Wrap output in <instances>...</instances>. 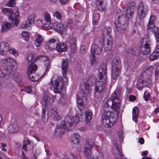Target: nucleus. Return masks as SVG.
<instances>
[{"mask_svg": "<svg viewBox=\"0 0 159 159\" xmlns=\"http://www.w3.org/2000/svg\"><path fill=\"white\" fill-rule=\"evenodd\" d=\"M99 20H96V19H93V24L96 25L97 24L98 22V21Z\"/></svg>", "mask_w": 159, "mask_h": 159, "instance_id": "obj_63", "label": "nucleus"}, {"mask_svg": "<svg viewBox=\"0 0 159 159\" xmlns=\"http://www.w3.org/2000/svg\"><path fill=\"white\" fill-rule=\"evenodd\" d=\"M35 16L34 14H31L30 15L28 18V20L26 21L25 25H22L21 26V28H24L25 27L31 28L32 25L34 22Z\"/></svg>", "mask_w": 159, "mask_h": 159, "instance_id": "obj_22", "label": "nucleus"}, {"mask_svg": "<svg viewBox=\"0 0 159 159\" xmlns=\"http://www.w3.org/2000/svg\"><path fill=\"white\" fill-rule=\"evenodd\" d=\"M28 65L27 72L29 79L32 81H38L41 77L39 75H36L34 73L37 68V65L34 63H32L28 64Z\"/></svg>", "mask_w": 159, "mask_h": 159, "instance_id": "obj_8", "label": "nucleus"}, {"mask_svg": "<svg viewBox=\"0 0 159 159\" xmlns=\"http://www.w3.org/2000/svg\"><path fill=\"white\" fill-rule=\"evenodd\" d=\"M103 0H96L97 4L98 5V8L99 10L102 11L103 9L102 7Z\"/></svg>", "mask_w": 159, "mask_h": 159, "instance_id": "obj_46", "label": "nucleus"}, {"mask_svg": "<svg viewBox=\"0 0 159 159\" xmlns=\"http://www.w3.org/2000/svg\"><path fill=\"white\" fill-rule=\"evenodd\" d=\"M119 20V19L118 20L115 21V27L118 31L121 33H124L127 29L128 25L126 23H121Z\"/></svg>", "mask_w": 159, "mask_h": 159, "instance_id": "obj_18", "label": "nucleus"}, {"mask_svg": "<svg viewBox=\"0 0 159 159\" xmlns=\"http://www.w3.org/2000/svg\"><path fill=\"white\" fill-rule=\"evenodd\" d=\"M141 52L143 55H147L150 53L151 49L149 47L150 41L149 36H145L141 41Z\"/></svg>", "mask_w": 159, "mask_h": 159, "instance_id": "obj_10", "label": "nucleus"}, {"mask_svg": "<svg viewBox=\"0 0 159 159\" xmlns=\"http://www.w3.org/2000/svg\"><path fill=\"white\" fill-rule=\"evenodd\" d=\"M44 19L47 24H50L51 23V18L49 13L48 12H45L44 13Z\"/></svg>", "mask_w": 159, "mask_h": 159, "instance_id": "obj_39", "label": "nucleus"}, {"mask_svg": "<svg viewBox=\"0 0 159 159\" xmlns=\"http://www.w3.org/2000/svg\"><path fill=\"white\" fill-rule=\"evenodd\" d=\"M80 139V136L78 133H75L71 136V140L73 147H76L79 144Z\"/></svg>", "mask_w": 159, "mask_h": 159, "instance_id": "obj_23", "label": "nucleus"}, {"mask_svg": "<svg viewBox=\"0 0 159 159\" xmlns=\"http://www.w3.org/2000/svg\"><path fill=\"white\" fill-rule=\"evenodd\" d=\"M83 47H82L80 49V52L81 54H83L85 52V51L84 50V49L82 48Z\"/></svg>", "mask_w": 159, "mask_h": 159, "instance_id": "obj_64", "label": "nucleus"}, {"mask_svg": "<svg viewBox=\"0 0 159 159\" xmlns=\"http://www.w3.org/2000/svg\"><path fill=\"white\" fill-rule=\"evenodd\" d=\"M144 139L143 138H140L139 139V143L141 144L144 143Z\"/></svg>", "mask_w": 159, "mask_h": 159, "instance_id": "obj_59", "label": "nucleus"}, {"mask_svg": "<svg viewBox=\"0 0 159 159\" xmlns=\"http://www.w3.org/2000/svg\"><path fill=\"white\" fill-rule=\"evenodd\" d=\"M60 2L62 4H67L68 2V0H59Z\"/></svg>", "mask_w": 159, "mask_h": 159, "instance_id": "obj_58", "label": "nucleus"}, {"mask_svg": "<svg viewBox=\"0 0 159 159\" xmlns=\"http://www.w3.org/2000/svg\"><path fill=\"white\" fill-rule=\"evenodd\" d=\"M121 97V93L120 90H116L112 95L111 99L108 100L117 101L120 100Z\"/></svg>", "mask_w": 159, "mask_h": 159, "instance_id": "obj_30", "label": "nucleus"}, {"mask_svg": "<svg viewBox=\"0 0 159 159\" xmlns=\"http://www.w3.org/2000/svg\"><path fill=\"white\" fill-rule=\"evenodd\" d=\"M41 43L42 42L38 41V40L36 39L34 41V44L37 47H39L41 45Z\"/></svg>", "mask_w": 159, "mask_h": 159, "instance_id": "obj_55", "label": "nucleus"}, {"mask_svg": "<svg viewBox=\"0 0 159 159\" xmlns=\"http://www.w3.org/2000/svg\"><path fill=\"white\" fill-rule=\"evenodd\" d=\"M48 97L47 96H44L43 98V101L42 103L44 105L43 107L45 108V109L47 108L48 105Z\"/></svg>", "mask_w": 159, "mask_h": 159, "instance_id": "obj_41", "label": "nucleus"}, {"mask_svg": "<svg viewBox=\"0 0 159 159\" xmlns=\"http://www.w3.org/2000/svg\"><path fill=\"white\" fill-rule=\"evenodd\" d=\"M137 9L138 16L140 19H143L147 14L148 9L147 6L141 2L138 5Z\"/></svg>", "mask_w": 159, "mask_h": 159, "instance_id": "obj_13", "label": "nucleus"}, {"mask_svg": "<svg viewBox=\"0 0 159 159\" xmlns=\"http://www.w3.org/2000/svg\"><path fill=\"white\" fill-rule=\"evenodd\" d=\"M51 116L56 120H59L61 118L60 116L58 115L57 108L55 107L52 108L51 109Z\"/></svg>", "mask_w": 159, "mask_h": 159, "instance_id": "obj_31", "label": "nucleus"}, {"mask_svg": "<svg viewBox=\"0 0 159 159\" xmlns=\"http://www.w3.org/2000/svg\"><path fill=\"white\" fill-rule=\"evenodd\" d=\"M120 59L118 57L114 59L113 61V66L112 68L120 69Z\"/></svg>", "mask_w": 159, "mask_h": 159, "instance_id": "obj_35", "label": "nucleus"}, {"mask_svg": "<svg viewBox=\"0 0 159 159\" xmlns=\"http://www.w3.org/2000/svg\"><path fill=\"white\" fill-rule=\"evenodd\" d=\"M53 26L56 30L60 34H62L66 32L65 27L61 23H54Z\"/></svg>", "mask_w": 159, "mask_h": 159, "instance_id": "obj_24", "label": "nucleus"}, {"mask_svg": "<svg viewBox=\"0 0 159 159\" xmlns=\"http://www.w3.org/2000/svg\"><path fill=\"white\" fill-rule=\"evenodd\" d=\"M154 70V67L152 66L148 67L146 68L144 70L143 73H146L149 75H151L153 71Z\"/></svg>", "mask_w": 159, "mask_h": 159, "instance_id": "obj_42", "label": "nucleus"}, {"mask_svg": "<svg viewBox=\"0 0 159 159\" xmlns=\"http://www.w3.org/2000/svg\"><path fill=\"white\" fill-rule=\"evenodd\" d=\"M93 114L90 110H87L85 112V120L87 124L89 123L90 120L92 119Z\"/></svg>", "mask_w": 159, "mask_h": 159, "instance_id": "obj_36", "label": "nucleus"}, {"mask_svg": "<svg viewBox=\"0 0 159 159\" xmlns=\"http://www.w3.org/2000/svg\"><path fill=\"white\" fill-rule=\"evenodd\" d=\"M31 88L30 86H27L25 88V90L27 93H30L31 91Z\"/></svg>", "mask_w": 159, "mask_h": 159, "instance_id": "obj_57", "label": "nucleus"}, {"mask_svg": "<svg viewBox=\"0 0 159 159\" xmlns=\"http://www.w3.org/2000/svg\"><path fill=\"white\" fill-rule=\"evenodd\" d=\"M61 82H62L59 78L55 79L54 78H52L50 83L51 90L55 93H61L64 86L63 84H60Z\"/></svg>", "mask_w": 159, "mask_h": 159, "instance_id": "obj_7", "label": "nucleus"}, {"mask_svg": "<svg viewBox=\"0 0 159 159\" xmlns=\"http://www.w3.org/2000/svg\"><path fill=\"white\" fill-rule=\"evenodd\" d=\"M36 58V54L34 53H32L29 54L27 57V60L28 62V64L32 63H34V62L36 61L34 60V59Z\"/></svg>", "mask_w": 159, "mask_h": 159, "instance_id": "obj_37", "label": "nucleus"}, {"mask_svg": "<svg viewBox=\"0 0 159 159\" xmlns=\"http://www.w3.org/2000/svg\"><path fill=\"white\" fill-rule=\"evenodd\" d=\"M90 58L91 59V65H95L96 63V58L94 53H93L91 52Z\"/></svg>", "mask_w": 159, "mask_h": 159, "instance_id": "obj_43", "label": "nucleus"}, {"mask_svg": "<svg viewBox=\"0 0 159 159\" xmlns=\"http://www.w3.org/2000/svg\"><path fill=\"white\" fill-rule=\"evenodd\" d=\"M116 152L118 153V154L120 156L121 158H122V156H123V155L121 152L120 151V149L118 147H116Z\"/></svg>", "mask_w": 159, "mask_h": 159, "instance_id": "obj_54", "label": "nucleus"}, {"mask_svg": "<svg viewBox=\"0 0 159 159\" xmlns=\"http://www.w3.org/2000/svg\"><path fill=\"white\" fill-rule=\"evenodd\" d=\"M11 24L10 22H3L2 25L1 31L2 32H5L10 29Z\"/></svg>", "mask_w": 159, "mask_h": 159, "instance_id": "obj_38", "label": "nucleus"}, {"mask_svg": "<svg viewBox=\"0 0 159 159\" xmlns=\"http://www.w3.org/2000/svg\"><path fill=\"white\" fill-rule=\"evenodd\" d=\"M67 48V46L64 43L61 44V43L58 44L57 46L56 47V50L59 52H62L65 51Z\"/></svg>", "mask_w": 159, "mask_h": 159, "instance_id": "obj_33", "label": "nucleus"}, {"mask_svg": "<svg viewBox=\"0 0 159 159\" xmlns=\"http://www.w3.org/2000/svg\"><path fill=\"white\" fill-rule=\"evenodd\" d=\"M2 11L4 12H8L7 15L9 17V20L11 21L12 25L17 26L19 24L20 22V17H19V13L17 12L16 13L13 12L12 10L10 8H5Z\"/></svg>", "mask_w": 159, "mask_h": 159, "instance_id": "obj_6", "label": "nucleus"}, {"mask_svg": "<svg viewBox=\"0 0 159 159\" xmlns=\"http://www.w3.org/2000/svg\"><path fill=\"white\" fill-rule=\"evenodd\" d=\"M59 43V41L57 39H51L47 42L46 45V48L48 50H56Z\"/></svg>", "mask_w": 159, "mask_h": 159, "instance_id": "obj_17", "label": "nucleus"}, {"mask_svg": "<svg viewBox=\"0 0 159 159\" xmlns=\"http://www.w3.org/2000/svg\"><path fill=\"white\" fill-rule=\"evenodd\" d=\"M158 40L156 39V49L154 52L150 55L149 59L151 61H153L158 58L159 57V43Z\"/></svg>", "mask_w": 159, "mask_h": 159, "instance_id": "obj_21", "label": "nucleus"}, {"mask_svg": "<svg viewBox=\"0 0 159 159\" xmlns=\"http://www.w3.org/2000/svg\"><path fill=\"white\" fill-rule=\"evenodd\" d=\"M93 144V143L89 141H86L85 143L84 152L87 159H98L93 158L92 156L91 149Z\"/></svg>", "mask_w": 159, "mask_h": 159, "instance_id": "obj_14", "label": "nucleus"}, {"mask_svg": "<svg viewBox=\"0 0 159 159\" xmlns=\"http://www.w3.org/2000/svg\"><path fill=\"white\" fill-rule=\"evenodd\" d=\"M133 120L135 122L137 121V119L139 115V110L137 107H134L132 111Z\"/></svg>", "mask_w": 159, "mask_h": 159, "instance_id": "obj_34", "label": "nucleus"}, {"mask_svg": "<svg viewBox=\"0 0 159 159\" xmlns=\"http://www.w3.org/2000/svg\"><path fill=\"white\" fill-rule=\"evenodd\" d=\"M22 35L26 41H28L29 37V34L26 31H23L22 33Z\"/></svg>", "mask_w": 159, "mask_h": 159, "instance_id": "obj_47", "label": "nucleus"}, {"mask_svg": "<svg viewBox=\"0 0 159 159\" xmlns=\"http://www.w3.org/2000/svg\"><path fill=\"white\" fill-rule=\"evenodd\" d=\"M36 40L42 43L43 41V38L39 34L37 35Z\"/></svg>", "mask_w": 159, "mask_h": 159, "instance_id": "obj_56", "label": "nucleus"}, {"mask_svg": "<svg viewBox=\"0 0 159 159\" xmlns=\"http://www.w3.org/2000/svg\"><path fill=\"white\" fill-rule=\"evenodd\" d=\"M16 3L15 2L14 0H9V2L6 4V6L8 7H14L15 6Z\"/></svg>", "mask_w": 159, "mask_h": 159, "instance_id": "obj_48", "label": "nucleus"}, {"mask_svg": "<svg viewBox=\"0 0 159 159\" xmlns=\"http://www.w3.org/2000/svg\"><path fill=\"white\" fill-rule=\"evenodd\" d=\"M103 43L100 41L98 44H94L92 46L91 52L94 54H100L102 52Z\"/></svg>", "mask_w": 159, "mask_h": 159, "instance_id": "obj_19", "label": "nucleus"}, {"mask_svg": "<svg viewBox=\"0 0 159 159\" xmlns=\"http://www.w3.org/2000/svg\"><path fill=\"white\" fill-rule=\"evenodd\" d=\"M17 125L15 123H10L7 127V131L9 134H13L16 133L18 130Z\"/></svg>", "mask_w": 159, "mask_h": 159, "instance_id": "obj_25", "label": "nucleus"}, {"mask_svg": "<svg viewBox=\"0 0 159 159\" xmlns=\"http://www.w3.org/2000/svg\"><path fill=\"white\" fill-rule=\"evenodd\" d=\"M15 81L17 83H20L22 80V78L20 74H16L15 75Z\"/></svg>", "mask_w": 159, "mask_h": 159, "instance_id": "obj_49", "label": "nucleus"}, {"mask_svg": "<svg viewBox=\"0 0 159 159\" xmlns=\"http://www.w3.org/2000/svg\"><path fill=\"white\" fill-rule=\"evenodd\" d=\"M100 18V15L99 13H95L93 15V19L99 20Z\"/></svg>", "mask_w": 159, "mask_h": 159, "instance_id": "obj_51", "label": "nucleus"}, {"mask_svg": "<svg viewBox=\"0 0 159 159\" xmlns=\"http://www.w3.org/2000/svg\"><path fill=\"white\" fill-rule=\"evenodd\" d=\"M139 84H141V85L140 86L139 84H138L137 85V89H140V90H141L142 89L143 87H147V85H148L146 81H145L144 80H142L141 81H140Z\"/></svg>", "mask_w": 159, "mask_h": 159, "instance_id": "obj_40", "label": "nucleus"}, {"mask_svg": "<svg viewBox=\"0 0 159 159\" xmlns=\"http://www.w3.org/2000/svg\"><path fill=\"white\" fill-rule=\"evenodd\" d=\"M107 66L105 63L101 65L98 70V78L95 81V90L98 93L102 91L106 86L107 80Z\"/></svg>", "mask_w": 159, "mask_h": 159, "instance_id": "obj_2", "label": "nucleus"}, {"mask_svg": "<svg viewBox=\"0 0 159 159\" xmlns=\"http://www.w3.org/2000/svg\"><path fill=\"white\" fill-rule=\"evenodd\" d=\"M30 140L25 138V139L23 141V145L22 148V156L23 157V159H28V158L26 157L25 154L24 153L23 150L25 152H26L28 150V148H27V146L30 144Z\"/></svg>", "mask_w": 159, "mask_h": 159, "instance_id": "obj_26", "label": "nucleus"}, {"mask_svg": "<svg viewBox=\"0 0 159 159\" xmlns=\"http://www.w3.org/2000/svg\"><path fill=\"white\" fill-rule=\"evenodd\" d=\"M80 118L77 115L75 117L69 115L66 116L65 120L62 121L61 124L57 125L55 130V135L58 138H60L64 134L65 130H71V127L72 124H78L80 121Z\"/></svg>", "mask_w": 159, "mask_h": 159, "instance_id": "obj_1", "label": "nucleus"}, {"mask_svg": "<svg viewBox=\"0 0 159 159\" xmlns=\"http://www.w3.org/2000/svg\"><path fill=\"white\" fill-rule=\"evenodd\" d=\"M66 98L63 96H61L58 100V102L59 104L63 106L66 104Z\"/></svg>", "mask_w": 159, "mask_h": 159, "instance_id": "obj_45", "label": "nucleus"}, {"mask_svg": "<svg viewBox=\"0 0 159 159\" xmlns=\"http://www.w3.org/2000/svg\"><path fill=\"white\" fill-rule=\"evenodd\" d=\"M156 21L155 17L153 16H151L147 26V30L148 31H153L154 33L155 39L158 40L159 43V29L155 26L154 23Z\"/></svg>", "mask_w": 159, "mask_h": 159, "instance_id": "obj_9", "label": "nucleus"}, {"mask_svg": "<svg viewBox=\"0 0 159 159\" xmlns=\"http://www.w3.org/2000/svg\"><path fill=\"white\" fill-rule=\"evenodd\" d=\"M1 63L3 65L6 73H4L0 69V78L4 80H7L9 77L13 75L15 73L13 69L16 65V61L13 59L8 57L2 60Z\"/></svg>", "mask_w": 159, "mask_h": 159, "instance_id": "obj_3", "label": "nucleus"}, {"mask_svg": "<svg viewBox=\"0 0 159 159\" xmlns=\"http://www.w3.org/2000/svg\"><path fill=\"white\" fill-rule=\"evenodd\" d=\"M149 96H150V94L149 93H148L147 96H145V94H144L143 97H144L145 100L146 101H147L148 100V99H149Z\"/></svg>", "mask_w": 159, "mask_h": 159, "instance_id": "obj_60", "label": "nucleus"}, {"mask_svg": "<svg viewBox=\"0 0 159 159\" xmlns=\"http://www.w3.org/2000/svg\"><path fill=\"white\" fill-rule=\"evenodd\" d=\"M77 102L78 105H79V106L78 105V107L79 109L80 110L82 108H83L84 107V105L82 99L78 97L77 99Z\"/></svg>", "mask_w": 159, "mask_h": 159, "instance_id": "obj_44", "label": "nucleus"}, {"mask_svg": "<svg viewBox=\"0 0 159 159\" xmlns=\"http://www.w3.org/2000/svg\"><path fill=\"white\" fill-rule=\"evenodd\" d=\"M5 138L4 133L0 131V140H3Z\"/></svg>", "mask_w": 159, "mask_h": 159, "instance_id": "obj_53", "label": "nucleus"}, {"mask_svg": "<svg viewBox=\"0 0 159 159\" xmlns=\"http://www.w3.org/2000/svg\"><path fill=\"white\" fill-rule=\"evenodd\" d=\"M54 15H56L57 18L59 20L61 18V15L58 11L55 12Z\"/></svg>", "mask_w": 159, "mask_h": 159, "instance_id": "obj_52", "label": "nucleus"}, {"mask_svg": "<svg viewBox=\"0 0 159 159\" xmlns=\"http://www.w3.org/2000/svg\"><path fill=\"white\" fill-rule=\"evenodd\" d=\"M101 42L103 43V47L105 51H108L112 48V43L111 38H110V39L105 40L103 42V41Z\"/></svg>", "mask_w": 159, "mask_h": 159, "instance_id": "obj_28", "label": "nucleus"}, {"mask_svg": "<svg viewBox=\"0 0 159 159\" xmlns=\"http://www.w3.org/2000/svg\"><path fill=\"white\" fill-rule=\"evenodd\" d=\"M0 47L2 49L4 53L5 52L8 51L9 52L13 54L15 57L17 56L18 55V52L14 48H11L9 49L8 44L5 42H1L0 43Z\"/></svg>", "mask_w": 159, "mask_h": 159, "instance_id": "obj_15", "label": "nucleus"}, {"mask_svg": "<svg viewBox=\"0 0 159 159\" xmlns=\"http://www.w3.org/2000/svg\"><path fill=\"white\" fill-rule=\"evenodd\" d=\"M120 73V69L112 68L111 77L113 79H116L119 77Z\"/></svg>", "mask_w": 159, "mask_h": 159, "instance_id": "obj_29", "label": "nucleus"}, {"mask_svg": "<svg viewBox=\"0 0 159 159\" xmlns=\"http://www.w3.org/2000/svg\"><path fill=\"white\" fill-rule=\"evenodd\" d=\"M104 113L102 117V121L105 127H111L116 121V115L111 112L108 109L103 108Z\"/></svg>", "mask_w": 159, "mask_h": 159, "instance_id": "obj_4", "label": "nucleus"}, {"mask_svg": "<svg viewBox=\"0 0 159 159\" xmlns=\"http://www.w3.org/2000/svg\"><path fill=\"white\" fill-rule=\"evenodd\" d=\"M34 60L37 61H43L44 62V66L46 69L45 72L48 71L50 69L49 68L50 66V59L47 56L44 55H41L38 56H36V58L34 59Z\"/></svg>", "mask_w": 159, "mask_h": 159, "instance_id": "obj_16", "label": "nucleus"}, {"mask_svg": "<svg viewBox=\"0 0 159 159\" xmlns=\"http://www.w3.org/2000/svg\"><path fill=\"white\" fill-rule=\"evenodd\" d=\"M111 31V28H105L103 30V33L104 34L110 35V33Z\"/></svg>", "mask_w": 159, "mask_h": 159, "instance_id": "obj_50", "label": "nucleus"}, {"mask_svg": "<svg viewBox=\"0 0 159 159\" xmlns=\"http://www.w3.org/2000/svg\"><path fill=\"white\" fill-rule=\"evenodd\" d=\"M135 7L134 3H130L127 7L125 15L119 16L118 19L124 20L125 19L126 20H127L128 19L130 18L134 14Z\"/></svg>", "mask_w": 159, "mask_h": 159, "instance_id": "obj_12", "label": "nucleus"}, {"mask_svg": "<svg viewBox=\"0 0 159 159\" xmlns=\"http://www.w3.org/2000/svg\"><path fill=\"white\" fill-rule=\"evenodd\" d=\"M70 49L72 52L76 51V38L75 37H70L68 41Z\"/></svg>", "mask_w": 159, "mask_h": 159, "instance_id": "obj_27", "label": "nucleus"}, {"mask_svg": "<svg viewBox=\"0 0 159 159\" xmlns=\"http://www.w3.org/2000/svg\"><path fill=\"white\" fill-rule=\"evenodd\" d=\"M1 145H2V150L4 151H6V149L5 148V147H6V144L5 143H2L1 144Z\"/></svg>", "mask_w": 159, "mask_h": 159, "instance_id": "obj_62", "label": "nucleus"}, {"mask_svg": "<svg viewBox=\"0 0 159 159\" xmlns=\"http://www.w3.org/2000/svg\"><path fill=\"white\" fill-rule=\"evenodd\" d=\"M46 109L43 107H42V120L43 122L46 123L48 121L49 119V112H47V113L46 114Z\"/></svg>", "mask_w": 159, "mask_h": 159, "instance_id": "obj_32", "label": "nucleus"}, {"mask_svg": "<svg viewBox=\"0 0 159 159\" xmlns=\"http://www.w3.org/2000/svg\"><path fill=\"white\" fill-rule=\"evenodd\" d=\"M120 100L114 101L108 100L105 104L104 107L106 109H112L118 112L120 110Z\"/></svg>", "mask_w": 159, "mask_h": 159, "instance_id": "obj_11", "label": "nucleus"}, {"mask_svg": "<svg viewBox=\"0 0 159 159\" xmlns=\"http://www.w3.org/2000/svg\"><path fill=\"white\" fill-rule=\"evenodd\" d=\"M61 68L63 76L65 79L63 80V82H66L67 80L66 75L68 73V64L67 62L64 60H63L62 61Z\"/></svg>", "mask_w": 159, "mask_h": 159, "instance_id": "obj_20", "label": "nucleus"}, {"mask_svg": "<svg viewBox=\"0 0 159 159\" xmlns=\"http://www.w3.org/2000/svg\"><path fill=\"white\" fill-rule=\"evenodd\" d=\"M96 79L94 75L89 77L85 82H84V86L82 89L83 97H87L91 92L90 87L94 84Z\"/></svg>", "mask_w": 159, "mask_h": 159, "instance_id": "obj_5", "label": "nucleus"}, {"mask_svg": "<svg viewBox=\"0 0 159 159\" xmlns=\"http://www.w3.org/2000/svg\"><path fill=\"white\" fill-rule=\"evenodd\" d=\"M136 99L134 95H131L129 97V99L131 101H134L136 100Z\"/></svg>", "mask_w": 159, "mask_h": 159, "instance_id": "obj_61", "label": "nucleus"}]
</instances>
